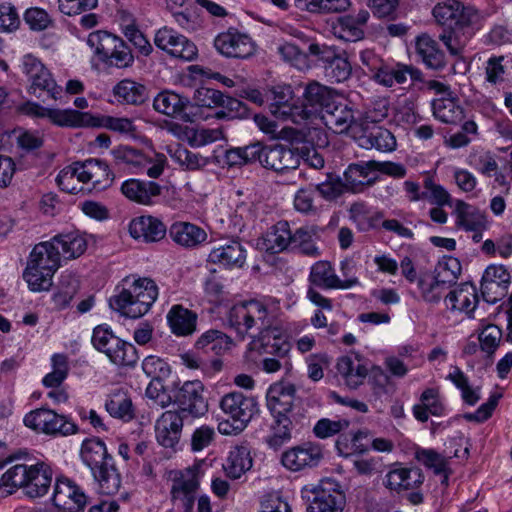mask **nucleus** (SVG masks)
I'll use <instances>...</instances> for the list:
<instances>
[{
  "instance_id": "obj_31",
  "label": "nucleus",
  "mask_w": 512,
  "mask_h": 512,
  "mask_svg": "<svg viewBox=\"0 0 512 512\" xmlns=\"http://www.w3.org/2000/svg\"><path fill=\"white\" fill-rule=\"evenodd\" d=\"M52 469L44 462L29 466L25 494L31 498L45 495L52 482Z\"/></svg>"
},
{
  "instance_id": "obj_54",
  "label": "nucleus",
  "mask_w": 512,
  "mask_h": 512,
  "mask_svg": "<svg viewBox=\"0 0 512 512\" xmlns=\"http://www.w3.org/2000/svg\"><path fill=\"white\" fill-rule=\"evenodd\" d=\"M434 116L446 124H458L463 118V110L451 100H437L433 103Z\"/></svg>"
},
{
  "instance_id": "obj_29",
  "label": "nucleus",
  "mask_w": 512,
  "mask_h": 512,
  "mask_svg": "<svg viewBox=\"0 0 512 512\" xmlns=\"http://www.w3.org/2000/svg\"><path fill=\"white\" fill-rule=\"evenodd\" d=\"M415 50L421 61L430 69L441 70L447 64L445 54L438 42L428 34H422L416 38Z\"/></svg>"
},
{
  "instance_id": "obj_16",
  "label": "nucleus",
  "mask_w": 512,
  "mask_h": 512,
  "mask_svg": "<svg viewBox=\"0 0 512 512\" xmlns=\"http://www.w3.org/2000/svg\"><path fill=\"white\" fill-rule=\"evenodd\" d=\"M52 500L64 512H81L87 505V496L83 490L66 477L56 479Z\"/></svg>"
},
{
  "instance_id": "obj_1",
  "label": "nucleus",
  "mask_w": 512,
  "mask_h": 512,
  "mask_svg": "<svg viewBox=\"0 0 512 512\" xmlns=\"http://www.w3.org/2000/svg\"><path fill=\"white\" fill-rule=\"evenodd\" d=\"M279 316L278 302L249 300L235 304L229 310L227 320L242 337L252 329L259 331L258 338L253 342L259 354L284 358L290 351V343L278 326Z\"/></svg>"
},
{
  "instance_id": "obj_2",
  "label": "nucleus",
  "mask_w": 512,
  "mask_h": 512,
  "mask_svg": "<svg viewBox=\"0 0 512 512\" xmlns=\"http://www.w3.org/2000/svg\"><path fill=\"white\" fill-rule=\"evenodd\" d=\"M81 458L91 469L102 494L113 495L118 492L121 478L102 440L91 438L83 441Z\"/></svg>"
},
{
  "instance_id": "obj_19",
  "label": "nucleus",
  "mask_w": 512,
  "mask_h": 512,
  "mask_svg": "<svg viewBox=\"0 0 512 512\" xmlns=\"http://www.w3.org/2000/svg\"><path fill=\"white\" fill-rule=\"evenodd\" d=\"M296 387L289 382H277L267 391V408L273 417H293Z\"/></svg>"
},
{
  "instance_id": "obj_30",
  "label": "nucleus",
  "mask_w": 512,
  "mask_h": 512,
  "mask_svg": "<svg viewBox=\"0 0 512 512\" xmlns=\"http://www.w3.org/2000/svg\"><path fill=\"white\" fill-rule=\"evenodd\" d=\"M424 481V475L419 468H396L385 476L384 485L391 491L400 493L419 487Z\"/></svg>"
},
{
  "instance_id": "obj_27",
  "label": "nucleus",
  "mask_w": 512,
  "mask_h": 512,
  "mask_svg": "<svg viewBox=\"0 0 512 512\" xmlns=\"http://www.w3.org/2000/svg\"><path fill=\"white\" fill-rule=\"evenodd\" d=\"M61 253L50 241L38 243L33 248L27 267L45 270L47 276H53L60 266Z\"/></svg>"
},
{
  "instance_id": "obj_21",
  "label": "nucleus",
  "mask_w": 512,
  "mask_h": 512,
  "mask_svg": "<svg viewBox=\"0 0 512 512\" xmlns=\"http://www.w3.org/2000/svg\"><path fill=\"white\" fill-rule=\"evenodd\" d=\"M129 233L134 239L154 243L165 238L167 228L159 218L143 215L132 219L129 224Z\"/></svg>"
},
{
  "instance_id": "obj_39",
  "label": "nucleus",
  "mask_w": 512,
  "mask_h": 512,
  "mask_svg": "<svg viewBox=\"0 0 512 512\" xmlns=\"http://www.w3.org/2000/svg\"><path fill=\"white\" fill-rule=\"evenodd\" d=\"M29 466L26 464H15L2 475L0 479L1 498L13 494L18 488L25 490Z\"/></svg>"
},
{
  "instance_id": "obj_9",
  "label": "nucleus",
  "mask_w": 512,
  "mask_h": 512,
  "mask_svg": "<svg viewBox=\"0 0 512 512\" xmlns=\"http://www.w3.org/2000/svg\"><path fill=\"white\" fill-rule=\"evenodd\" d=\"M173 402L178 406L180 414H188L193 418L203 416L208 411V402L204 397V385L199 380L186 381L173 395Z\"/></svg>"
},
{
  "instance_id": "obj_40",
  "label": "nucleus",
  "mask_w": 512,
  "mask_h": 512,
  "mask_svg": "<svg viewBox=\"0 0 512 512\" xmlns=\"http://www.w3.org/2000/svg\"><path fill=\"white\" fill-rule=\"evenodd\" d=\"M54 247H61L62 254L66 259H75L81 256L87 249L85 238L76 231L58 234L51 240Z\"/></svg>"
},
{
  "instance_id": "obj_34",
  "label": "nucleus",
  "mask_w": 512,
  "mask_h": 512,
  "mask_svg": "<svg viewBox=\"0 0 512 512\" xmlns=\"http://www.w3.org/2000/svg\"><path fill=\"white\" fill-rule=\"evenodd\" d=\"M169 235L175 243L185 248H195L207 239L204 229L189 222L174 223Z\"/></svg>"
},
{
  "instance_id": "obj_37",
  "label": "nucleus",
  "mask_w": 512,
  "mask_h": 512,
  "mask_svg": "<svg viewBox=\"0 0 512 512\" xmlns=\"http://www.w3.org/2000/svg\"><path fill=\"white\" fill-rule=\"evenodd\" d=\"M172 332L178 336L191 335L196 330L197 315L181 305H174L167 314Z\"/></svg>"
},
{
  "instance_id": "obj_6",
  "label": "nucleus",
  "mask_w": 512,
  "mask_h": 512,
  "mask_svg": "<svg viewBox=\"0 0 512 512\" xmlns=\"http://www.w3.org/2000/svg\"><path fill=\"white\" fill-rule=\"evenodd\" d=\"M24 423L27 427L47 435L67 436L77 432V425L74 422L47 408L29 412L24 418Z\"/></svg>"
},
{
  "instance_id": "obj_56",
  "label": "nucleus",
  "mask_w": 512,
  "mask_h": 512,
  "mask_svg": "<svg viewBox=\"0 0 512 512\" xmlns=\"http://www.w3.org/2000/svg\"><path fill=\"white\" fill-rule=\"evenodd\" d=\"M53 371L43 378L46 387H59L68 375V358L64 354H54L52 357Z\"/></svg>"
},
{
  "instance_id": "obj_25",
  "label": "nucleus",
  "mask_w": 512,
  "mask_h": 512,
  "mask_svg": "<svg viewBox=\"0 0 512 512\" xmlns=\"http://www.w3.org/2000/svg\"><path fill=\"white\" fill-rule=\"evenodd\" d=\"M272 93L271 113L278 118L291 119L293 123L299 124L300 112H303V109H300V104L294 101L291 87H277Z\"/></svg>"
},
{
  "instance_id": "obj_18",
  "label": "nucleus",
  "mask_w": 512,
  "mask_h": 512,
  "mask_svg": "<svg viewBox=\"0 0 512 512\" xmlns=\"http://www.w3.org/2000/svg\"><path fill=\"white\" fill-rule=\"evenodd\" d=\"M322 457L323 453L320 445L305 442L283 452L281 463L288 470L297 472L317 466Z\"/></svg>"
},
{
  "instance_id": "obj_55",
  "label": "nucleus",
  "mask_w": 512,
  "mask_h": 512,
  "mask_svg": "<svg viewBox=\"0 0 512 512\" xmlns=\"http://www.w3.org/2000/svg\"><path fill=\"white\" fill-rule=\"evenodd\" d=\"M111 47L110 54L107 53L103 62L117 68H126L133 63L134 57L131 50L123 40L117 37Z\"/></svg>"
},
{
  "instance_id": "obj_61",
  "label": "nucleus",
  "mask_w": 512,
  "mask_h": 512,
  "mask_svg": "<svg viewBox=\"0 0 512 512\" xmlns=\"http://www.w3.org/2000/svg\"><path fill=\"white\" fill-rule=\"evenodd\" d=\"M120 345L113 350L110 355V361L118 366L133 367L137 363L139 356L135 346L120 339Z\"/></svg>"
},
{
  "instance_id": "obj_20",
  "label": "nucleus",
  "mask_w": 512,
  "mask_h": 512,
  "mask_svg": "<svg viewBox=\"0 0 512 512\" xmlns=\"http://www.w3.org/2000/svg\"><path fill=\"white\" fill-rule=\"evenodd\" d=\"M183 415L176 410L165 411L155 424V433L158 443L166 448H174L179 442L182 428Z\"/></svg>"
},
{
  "instance_id": "obj_8",
  "label": "nucleus",
  "mask_w": 512,
  "mask_h": 512,
  "mask_svg": "<svg viewBox=\"0 0 512 512\" xmlns=\"http://www.w3.org/2000/svg\"><path fill=\"white\" fill-rule=\"evenodd\" d=\"M339 483L331 478L320 481L313 489L314 497L307 512H343L346 498Z\"/></svg>"
},
{
  "instance_id": "obj_32",
  "label": "nucleus",
  "mask_w": 512,
  "mask_h": 512,
  "mask_svg": "<svg viewBox=\"0 0 512 512\" xmlns=\"http://www.w3.org/2000/svg\"><path fill=\"white\" fill-rule=\"evenodd\" d=\"M121 191L131 201L150 205L152 199L161 194V186L153 181L129 179L122 184Z\"/></svg>"
},
{
  "instance_id": "obj_15",
  "label": "nucleus",
  "mask_w": 512,
  "mask_h": 512,
  "mask_svg": "<svg viewBox=\"0 0 512 512\" xmlns=\"http://www.w3.org/2000/svg\"><path fill=\"white\" fill-rule=\"evenodd\" d=\"M433 16L446 29H470L475 14L458 0H446L434 7Z\"/></svg>"
},
{
  "instance_id": "obj_63",
  "label": "nucleus",
  "mask_w": 512,
  "mask_h": 512,
  "mask_svg": "<svg viewBox=\"0 0 512 512\" xmlns=\"http://www.w3.org/2000/svg\"><path fill=\"white\" fill-rule=\"evenodd\" d=\"M117 37L105 31H96L89 34L87 44L94 49L95 54L103 61Z\"/></svg>"
},
{
  "instance_id": "obj_14",
  "label": "nucleus",
  "mask_w": 512,
  "mask_h": 512,
  "mask_svg": "<svg viewBox=\"0 0 512 512\" xmlns=\"http://www.w3.org/2000/svg\"><path fill=\"white\" fill-rule=\"evenodd\" d=\"M153 107L157 112L183 122L192 123L195 120L196 114L192 111L195 105L187 97L172 91L160 92L154 98Z\"/></svg>"
},
{
  "instance_id": "obj_13",
  "label": "nucleus",
  "mask_w": 512,
  "mask_h": 512,
  "mask_svg": "<svg viewBox=\"0 0 512 512\" xmlns=\"http://www.w3.org/2000/svg\"><path fill=\"white\" fill-rule=\"evenodd\" d=\"M154 43L170 56L184 61H192L197 56L196 45L172 28H160L155 34Z\"/></svg>"
},
{
  "instance_id": "obj_60",
  "label": "nucleus",
  "mask_w": 512,
  "mask_h": 512,
  "mask_svg": "<svg viewBox=\"0 0 512 512\" xmlns=\"http://www.w3.org/2000/svg\"><path fill=\"white\" fill-rule=\"evenodd\" d=\"M502 339V330L495 324H488L478 336L480 349L491 358Z\"/></svg>"
},
{
  "instance_id": "obj_26",
  "label": "nucleus",
  "mask_w": 512,
  "mask_h": 512,
  "mask_svg": "<svg viewBox=\"0 0 512 512\" xmlns=\"http://www.w3.org/2000/svg\"><path fill=\"white\" fill-rule=\"evenodd\" d=\"M79 172L82 176V183L91 182L93 189L102 191L110 187L114 180V174L110 171L106 162L99 159H87L80 162Z\"/></svg>"
},
{
  "instance_id": "obj_10",
  "label": "nucleus",
  "mask_w": 512,
  "mask_h": 512,
  "mask_svg": "<svg viewBox=\"0 0 512 512\" xmlns=\"http://www.w3.org/2000/svg\"><path fill=\"white\" fill-rule=\"evenodd\" d=\"M303 102L300 104V123L313 116L320 117L338 99L336 93L318 82H310L306 85L303 93Z\"/></svg>"
},
{
  "instance_id": "obj_49",
  "label": "nucleus",
  "mask_w": 512,
  "mask_h": 512,
  "mask_svg": "<svg viewBox=\"0 0 512 512\" xmlns=\"http://www.w3.org/2000/svg\"><path fill=\"white\" fill-rule=\"evenodd\" d=\"M87 127H103L121 134H133L136 128L129 118L91 114Z\"/></svg>"
},
{
  "instance_id": "obj_46",
  "label": "nucleus",
  "mask_w": 512,
  "mask_h": 512,
  "mask_svg": "<svg viewBox=\"0 0 512 512\" xmlns=\"http://www.w3.org/2000/svg\"><path fill=\"white\" fill-rule=\"evenodd\" d=\"M105 408L114 418L130 421L134 418L132 400L123 391H116L109 396Z\"/></svg>"
},
{
  "instance_id": "obj_47",
  "label": "nucleus",
  "mask_w": 512,
  "mask_h": 512,
  "mask_svg": "<svg viewBox=\"0 0 512 512\" xmlns=\"http://www.w3.org/2000/svg\"><path fill=\"white\" fill-rule=\"evenodd\" d=\"M113 92L118 99L132 105H141L147 98L145 86L129 79L120 81Z\"/></svg>"
},
{
  "instance_id": "obj_24",
  "label": "nucleus",
  "mask_w": 512,
  "mask_h": 512,
  "mask_svg": "<svg viewBox=\"0 0 512 512\" xmlns=\"http://www.w3.org/2000/svg\"><path fill=\"white\" fill-rule=\"evenodd\" d=\"M208 262L224 268H241L246 262V250L238 240H230L211 250Z\"/></svg>"
},
{
  "instance_id": "obj_50",
  "label": "nucleus",
  "mask_w": 512,
  "mask_h": 512,
  "mask_svg": "<svg viewBox=\"0 0 512 512\" xmlns=\"http://www.w3.org/2000/svg\"><path fill=\"white\" fill-rule=\"evenodd\" d=\"M271 435L266 438L268 446L278 450L284 443L291 439L292 419L291 417H273Z\"/></svg>"
},
{
  "instance_id": "obj_52",
  "label": "nucleus",
  "mask_w": 512,
  "mask_h": 512,
  "mask_svg": "<svg viewBox=\"0 0 512 512\" xmlns=\"http://www.w3.org/2000/svg\"><path fill=\"white\" fill-rule=\"evenodd\" d=\"M80 162H74L73 164L65 167L58 174L56 181L60 189L64 192L77 194L83 191V187L79 185L82 183V176L80 175L81 169H79Z\"/></svg>"
},
{
  "instance_id": "obj_36",
  "label": "nucleus",
  "mask_w": 512,
  "mask_h": 512,
  "mask_svg": "<svg viewBox=\"0 0 512 512\" xmlns=\"http://www.w3.org/2000/svg\"><path fill=\"white\" fill-rule=\"evenodd\" d=\"M325 124L333 129L336 133H344L348 131L354 122V113L352 109L338 99L331 105L321 116Z\"/></svg>"
},
{
  "instance_id": "obj_58",
  "label": "nucleus",
  "mask_w": 512,
  "mask_h": 512,
  "mask_svg": "<svg viewBox=\"0 0 512 512\" xmlns=\"http://www.w3.org/2000/svg\"><path fill=\"white\" fill-rule=\"evenodd\" d=\"M183 133L188 143L193 147L205 146L222 138V131L219 129H196L186 126Z\"/></svg>"
},
{
  "instance_id": "obj_4",
  "label": "nucleus",
  "mask_w": 512,
  "mask_h": 512,
  "mask_svg": "<svg viewBox=\"0 0 512 512\" xmlns=\"http://www.w3.org/2000/svg\"><path fill=\"white\" fill-rule=\"evenodd\" d=\"M219 406L227 416V419L218 424V431L223 435L241 433L258 412L256 399L237 391L225 394L221 398Z\"/></svg>"
},
{
  "instance_id": "obj_12",
  "label": "nucleus",
  "mask_w": 512,
  "mask_h": 512,
  "mask_svg": "<svg viewBox=\"0 0 512 512\" xmlns=\"http://www.w3.org/2000/svg\"><path fill=\"white\" fill-rule=\"evenodd\" d=\"M216 50L227 58L245 59L252 56L255 52V44L252 38L239 32L235 28H229L214 39Z\"/></svg>"
},
{
  "instance_id": "obj_7",
  "label": "nucleus",
  "mask_w": 512,
  "mask_h": 512,
  "mask_svg": "<svg viewBox=\"0 0 512 512\" xmlns=\"http://www.w3.org/2000/svg\"><path fill=\"white\" fill-rule=\"evenodd\" d=\"M199 488L197 468H187L175 474L172 480L171 501L183 512H193L196 493Z\"/></svg>"
},
{
  "instance_id": "obj_41",
  "label": "nucleus",
  "mask_w": 512,
  "mask_h": 512,
  "mask_svg": "<svg viewBox=\"0 0 512 512\" xmlns=\"http://www.w3.org/2000/svg\"><path fill=\"white\" fill-rule=\"evenodd\" d=\"M360 146L366 149L375 148L381 152H392L397 142L392 132L383 127H377L360 137Z\"/></svg>"
},
{
  "instance_id": "obj_59",
  "label": "nucleus",
  "mask_w": 512,
  "mask_h": 512,
  "mask_svg": "<svg viewBox=\"0 0 512 512\" xmlns=\"http://www.w3.org/2000/svg\"><path fill=\"white\" fill-rule=\"evenodd\" d=\"M470 29L451 28L446 29L440 34L439 39L446 46L449 53L453 56H459L463 52L467 39L466 33Z\"/></svg>"
},
{
  "instance_id": "obj_11",
  "label": "nucleus",
  "mask_w": 512,
  "mask_h": 512,
  "mask_svg": "<svg viewBox=\"0 0 512 512\" xmlns=\"http://www.w3.org/2000/svg\"><path fill=\"white\" fill-rule=\"evenodd\" d=\"M255 147V162L258 161L266 169L282 172L299 166V156L291 148L277 144L264 145L261 142H255Z\"/></svg>"
},
{
  "instance_id": "obj_57",
  "label": "nucleus",
  "mask_w": 512,
  "mask_h": 512,
  "mask_svg": "<svg viewBox=\"0 0 512 512\" xmlns=\"http://www.w3.org/2000/svg\"><path fill=\"white\" fill-rule=\"evenodd\" d=\"M407 69L405 64L397 63L393 66L384 64L380 73L376 75V82L385 87L403 84L407 81Z\"/></svg>"
},
{
  "instance_id": "obj_23",
  "label": "nucleus",
  "mask_w": 512,
  "mask_h": 512,
  "mask_svg": "<svg viewBox=\"0 0 512 512\" xmlns=\"http://www.w3.org/2000/svg\"><path fill=\"white\" fill-rule=\"evenodd\" d=\"M445 301L450 303L452 311H460L468 318H476L475 311L479 303V297L475 285L470 282L460 284L454 290H451L446 296Z\"/></svg>"
},
{
  "instance_id": "obj_62",
  "label": "nucleus",
  "mask_w": 512,
  "mask_h": 512,
  "mask_svg": "<svg viewBox=\"0 0 512 512\" xmlns=\"http://www.w3.org/2000/svg\"><path fill=\"white\" fill-rule=\"evenodd\" d=\"M434 273L445 280L450 286L454 285L461 273L460 262L454 257H444L438 262Z\"/></svg>"
},
{
  "instance_id": "obj_42",
  "label": "nucleus",
  "mask_w": 512,
  "mask_h": 512,
  "mask_svg": "<svg viewBox=\"0 0 512 512\" xmlns=\"http://www.w3.org/2000/svg\"><path fill=\"white\" fill-rule=\"evenodd\" d=\"M336 369L344 378L348 387L355 389L360 386L368 374V369L359 361L355 363L349 356L339 358Z\"/></svg>"
},
{
  "instance_id": "obj_5",
  "label": "nucleus",
  "mask_w": 512,
  "mask_h": 512,
  "mask_svg": "<svg viewBox=\"0 0 512 512\" xmlns=\"http://www.w3.org/2000/svg\"><path fill=\"white\" fill-rule=\"evenodd\" d=\"M20 67L30 84L28 88L30 94L35 95L38 91H46L54 100L61 97V86L57 85L52 73L39 58L33 54H26L22 58Z\"/></svg>"
},
{
  "instance_id": "obj_28",
  "label": "nucleus",
  "mask_w": 512,
  "mask_h": 512,
  "mask_svg": "<svg viewBox=\"0 0 512 512\" xmlns=\"http://www.w3.org/2000/svg\"><path fill=\"white\" fill-rule=\"evenodd\" d=\"M453 214L456 218V227L467 232L471 230H486L488 226L487 216L477 207L463 200H457Z\"/></svg>"
},
{
  "instance_id": "obj_53",
  "label": "nucleus",
  "mask_w": 512,
  "mask_h": 512,
  "mask_svg": "<svg viewBox=\"0 0 512 512\" xmlns=\"http://www.w3.org/2000/svg\"><path fill=\"white\" fill-rule=\"evenodd\" d=\"M315 231L312 228L301 227L293 233L292 249H298L300 253L310 257L318 256L319 249L314 241Z\"/></svg>"
},
{
  "instance_id": "obj_22",
  "label": "nucleus",
  "mask_w": 512,
  "mask_h": 512,
  "mask_svg": "<svg viewBox=\"0 0 512 512\" xmlns=\"http://www.w3.org/2000/svg\"><path fill=\"white\" fill-rule=\"evenodd\" d=\"M309 282L323 289H348L358 284L357 278L340 280L328 261H318L312 265Z\"/></svg>"
},
{
  "instance_id": "obj_44",
  "label": "nucleus",
  "mask_w": 512,
  "mask_h": 512,
  "mask_svg": "<svg viewBox=\"0 0 512 512\" xmlns=\"http://www.w3.org/2000/svg\"><path fill=\"white\" fill-rule=\"evenodd\" d=\"M46 118L58 126L66 127H87L91 118V113L80 112L77 110L49 109L46 112Z\"/></svg>"
},
{
  "instance_id": "obj_33",
  "label": "nucleus",
  "mask_w": 512,
  "mask_h": 512,
  "mask_svg": "<svg viewBox=\"0 0 512 512\" xmlns=\"http://www.w3.org/2000/svg\"><path fill=\"white\" fill-rule=\"evenodd\" d=\"M414 417L422 423L428 421L429 416H442L445 412V406L440 398L438 388H427L420 395V403L413 406Z\"/></svg>"
},
{
  "instance_id": "obj_3",
  "label": "nucleus",
  "mask_w": 512,
  "mask_h": 512,
  "mask_svg": "<svg viewBox=\"0 0 512 512\" xmlns=\"http://www.w3.org/2000/svg\"><path fill=\"white\" fill-rule=\"evenodd\" d=\"M158 296V287L150 278H138L129 288L112 297L109 305L121 315L129 318H140L146 314Z\"/></svg>"
},
{
  "instance_id": "obj_17",
  "label": "nucleus",
  "mask_w": 512,
  "mask_h": 512,
  "mask_svg": "<svg viewBox=\"0 0 512 512\" xmlns=\"http://www.w3.org/2000/svg\"><path fill=\"white\" fill-rule=\"evenodd\" d=\"M510 274L502 265L488 266L481 279V295L484 301L495 304L503 299L510 284Z\"/></svg>"
},
{
  "instance_id": "obj_64",
  "label": "nucleus",
  "mask_w": 512,
  "mask_h": 512,
  "mask_svg": "<svg viewBox=\"0 0 512 512\" xmlns=\"http://www.w3.org/2000/svg\"><path fill=\"white\" fill-rule=\"evenodd\" d=\"M349 425L350 421L347 419L330 420L322 418L313 427V433L317 438L325 439L347 429Z\"/></svg>"
},
{
  "instance_id": "obj_38",
  "label": "nucleus",
  "mask_w": 512,
  "mask_h": 512,
  "mask_svg": "<svg viewBox=\"0 0 512 512\" xmlns=\"http://www.w3.org/2000/svg\"><path fill=\"white\" fill-rule=\"evenodd\" d=\"M252 467L250 451L245 446H236L230 452L223 464L226 475L231 479L240 478Z\"/></svg>"
},
{
  "instance_id": "obj_35",
  "label": "nucleus",
  "mask_w": 512,
  "mask_h": 512,
  "mask_svg": "<svg viewBox=\"0 0 512 512\" xmlns=\"http://www.w3.org/2000/svg\"><path fill=\"white\" fill-rule=\"evenodd\" d=\"M371 171H374L369 165V161L361 163H352L344 172L343 185L346 190L357 193L362 192L364 187L375 183L376 178H369Z\"/></svg>"
},
{
  "instance_id": "obj_48",
  "label": "nucleus",
  "mask_w": 512,
  "mask_h": 512,
  "mask_svg": "<svg viewBox=\"0 0 512 512\" xmlns=\"http://www.w3.org/2000/svg\"><path fill=\"white\" fill-rule=\"evenodd\" d=\"M267 249L272 253H279L292 247L293 233L290 230L287 221H279L273 227L272 231L267 234Z\"/></svg>"
},
{
  "instance_id": "obj_43",
  "label": "nucleus",
  "mask_w": 512,
  "mask_h": 512,
  "mask_svg": "<svg viewBox=\"0 0 512 512\" xmlns=\"http://www.w3.org/2000/svg\"><path fill=\"white\" fill-rule=\"evenodd\" d=\"M79 289V280L72 272L62 273L56 292L53 294L54 306L61 310L69 305Z\"/></svg>"
},
{
  "instance_id": "obj_51",
  "label": "nucleus",
  "mask_w": 512,
  "mask_h": 512,
  "mask_svg": "<svg viewBox=\"0 0 512 512\" xmlns=\"http://www.w3.org/2000/svg\"><path fill=\"white\" fill-rule=\"evenodd\" d=\"M325 71L326 75L335 82L340 83L349 79L352 74V66L346 53L337 54L334 51L332 57L326 62Z\"/></svg>"
},
{
  "instance_id": "obj_45",
  "label": "nucleus",
  "mask_w": 512,
  "mask_h": 512,
  "mask_svg": "<svg viewBox=\"0 0 512 512\" xmlns=\"http://www.w3.org/2000/svg\"><path fill=\"white\" fill-rule=\"evenodd\" d=\"M421 296L428 303H438L445 291L451 286L440 279L435 273L433 276L422 275L417 281Z\"/></svg>"
}]
</instances>
